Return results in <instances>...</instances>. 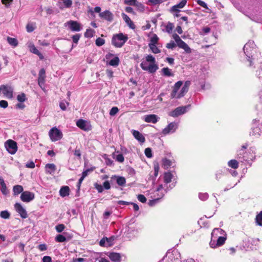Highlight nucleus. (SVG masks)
I'll list each match as a JSON object with an SVG mask.
<instances>
[{
    "label": "nucleus",
    "instance_id": "obj_1",
    "mask_svg": "<svg viewBox=\"0 0 262 262\" xmlns=\"http://www.w3.org/2000/svg\"><path fill=\"white\" fill-rule=\"evenodd\" d=\"M172 38L175 40L176 43L171 41L169 43H167L166 48L169 49H173L177 46L179 48L183 49L186 53H191V49L188 45L181 39L180 37L177 33H173L172 35Z\"/></svg>",
    "mask_w": 262,
    "mask_h": 262
},
{
    "label": "nucleus",
    "instance_id": "obj_2",
    "mask_svg": "<svg viewBox=\"0 0 262 262\" xmlns=\"http://www.w3.org/2000/svg\"><path fill=\"white\" fill-rule=\"evenodd\" d=\"M146 61H142L140 67L142 70L147 71L150 73H155L158 69L155 58L152 55H148L145 57Z\"/></svg>",
    "mask_w": 262,
    "mask_h": 262
},
{
    "label": "nucleus",
    "instance_id": "obj_3",
    "mask_svg": "<svg viewBox=\"0 0 262 262\" xmlns=\"http://www.w3.org/2000/svg\"><path fill=\"white\" fill-rule=\"evenodd\" d=\"M219 234L223 235V236L218 237L216 243L212 242L210 243V247L212 248H216L223 246L227 239V235L223 229L214 228L211 233L212 237L214 238L217 237Z\"/></svg>",
    "mask_w": 262,
    "mask_h": 262
},
{
    "label": "nucleus",
    "instance_id": "obj_4",
    "mask_svg": "<svg viewBox=\"0 0 262 262\" xmlns=\"http://www.w3.org/2000/svg\"><path fill=\"white\" fill-rule=\"evenodd\" d=\"M128 40L127 35L122 33L113 35L112 38V44L116 48H121Z\"/></svg>",
    "mask_w": 262,
    "mask_h": 262
},
{
    "label": "nucleus",
    "instance_id": "obj_5",
    "mask_svg": "<svg viewBox=\"0 0 262 262\" xmlns=\"http://www.w3.org/2000/svg\"><path fill=\"white\" fill-rule=\"evenodd\" d=\"M49 136L52 141L55 142L61 139L63 134L56 127H53L49 130Z\"/></svg>",
    "mask_w": 262,
    "mask_h": 262
},
{
    "label": "nucleus",
    "instance_id": "obj_6",
    "mask_svg": "<svg viewBox=\"0 0 262 262\" xmlns=\"http://www.w3.org/2000/svg\"><path fill=\"white\" fill-rule=\"evenodd\" d=\"M2 92L4 97L8 99H12L13 97V88L8 84L0 85V93Z\"/></svg>",
    "mask_w": 262,
    "mask_h": 262
},
{
    "label": "nucleus",
    "instance_id": "obj_7",
    "mask_svg": "<svg viewBox=\"0 0 262 262\" xmlns=\"http://www.w3.org/2000/svg\"><path fill=\"white\" fill-rule=\"evenodd\" d=\"M5 147L8 151L11 154H15L17 150V143L11 139L6 141Z\"/></svg>",
    "mask_w": 262,
    "mask_h": 262
},
{
    "label": "nucleus",
    "instance_id": "obj_8",
    "mask_svg": "<svg viewBox=\"0 0 262 262\" xmlns=\"http://www.w3.org/2000/svg\"><path fill=\"white\" fill-rule=\"evenodd\" d=\"M188 106H179L175 108L173 111L169 113V115L173 117H178L180 115L184 114L187 111Z\"/></svg>",
    "mask_w": 262,
    "mask_h": 262
},
{
    "label": "nucleus",
    "instance_id": "obj_9",
    "mask_svg": "<svg viewBox=\"0 0 262 262\" xmlns=\"http://www.w3.org/2000/svg\"><path fill=\"white\" fill-rule=\"evenodd\" d=\"M34 199V194L33 192L26 191L21 193L20 199L24 202H29Z\"/></svg>",
    "mask_w": 262,
    "mask_h": 262
},
{
    "label": "nucleus",
    "instance_id": "obj_10",
    "mask_svg": "<svg viewBox=\"0 0 262 262\" xmlns=\"http://www.w3.org/2000/svg\"><path fill=\"white\" fill-rule=\"evenodd\" d=\"M14 208L16 212L23 219H26L28 217L26 210L23 208L20 203H15L14 205Z\"/></svg>",
    "mask_w": 262,
    "mask_h": 262
},
{
    "label": "nucleus",
    "instance_id": "obj_11",
    "mask_svg": "<svg viewBox=\"0 0 262 262\" xmlns=\"http://www.w3.org/2000/svg\"><path fill=\"white\" fill-rule=\"evenodd\" d=\"M182 85L183 82L182 81H179L174 84V86L172 88V92L170 94L171 98H177L178 94V92Z\"/></svg>",
    "mask_w": 262,
    "mask_h": 262
},
{
    "label": "nucleus",
    "instance_id": "obj_12",
    "mask_svg": "<svg viewBox=\"0 0 262 262\" xmlns=\"http://www.w3.org/2000/svg\"><path fill=\"white\" fill-rule=\"evenodd\" d=\"M191 82L190 81H186L185 82L184 85L182 86L180 92L178 93L177 98L179 99L184 96L187 93L189 88Z\"/></svg>",
    "mask_w": 262,
    "mask_h": 262
},
{
    "label": "nucleus",
    "instance_id": "obj_13",
    "mask_svg": "<svg viewBox=\"0 0 262 262\" xmlns=\"http://www.w3.org/2000/svg\"><path fill=\"white\" fill-rule=\"evenodd\" d=\"M99 16L104 20L111 22L114 19L113 13L109 10H105L99 13Z\"/></svg>",
    "mask_w": 262,
    "mask_h": 262
},
{
    "label": "nucleus",
    "instance_id": "obj_14",
    "mask_svg": "<svg viewBox=\"0 0 262 262\" xmlns=\"http://www.w3.org/2000/svg\"><path fill=\"white\" fill-rule=\"evenodd\" d=\"M176 128V124L174 122H171L163 129L162 133L164 135H167L171 133H173L175 132Z\"/></svg>",
    "mask_w": 262,
    "mask_h": 262
},
{
    "label": "nucleus",
    "instance_id": "obj_15",
    "mask_svg": "<svg viewBox=\"0 0 262 262\" xmlns=\"http://www.w3.org/2000/svg\"><path fill=\"white\" fill-rule=\"evenodd\" d=\"M46 78V71L42 68L41 69L39 72L38 77V85L41 88L44 85Z\"/></svg>",
    "mask_w": 262,
    "mask_h": 262
},
{
    "label": "nucleus",
    "instance_id": "obj_16",
    "mask_svg": "<svg viewBox=\"0 0 262 262\" xmlns=\"http://www.w3.org/2000/svg\"><path fill=\"white\" fill-rule=\"evenodd\" d=\"M156 191L157 192V198L155 200V201L162 198L164 196L165 194L167 193V191L166 189H164L162 184H160L157 187Z\"/></svg>",
    "mask_w": 262,
    "mask_h": 262
},
{
    "label": "nucleus",
    "instance_id": "obj_17",
    "mask_svg": "<svg viewBox=\"0 0 262 262\" xmlns=\"http://www.w3.org/2000/svg\"><path fill=\"white\" fill-rule=\"evenodd\" d=\"M47 174L53 175L56 170V166L54 163H48L45 167Z\"/></svg>",
    "mask_w": 262,
    "mask_h": 262
},
{
    "label": "nucleus",
    "instance_id": "obj_18",
    "mask_svg": "<svg viewBox=\"0 0 262 262\" xmlns=\"http://www.w3.org/2000/svg\"><path fill=\"white\" fill-rule=\"evenodd\" d=\"M158 117L155 114L147 115L144 116V120L147 123H156L158 121Z\"/></svg>",
    "mask_w": 262,
    "mask_h": 262
},
{
    "label": "nucleus",
    "instance_id": "obj_19",
    "mask_svg": "<svg viewBox=\"0 0 262 262\" xmlns=\"http://www.w3.org/2000/svg\"><path fill=\"white\" fill-rule=\"evenodd\" d=\"M70 29L72 31H79L80 30V24L76 21L70 20L68 22Z\"/></svg>",
    "mask_w": 262,
    "mask_h": 262
},
{
    "label": "nucleus",
    "instance_id": "obj_20",
    "mask_svg": "<svg viewBox=\"0 0 262 262\" xmlns=\"http://www.w3.org/2000/svg\"><path fill=\"white\" fill-rule=\"evenodd\" d=\"M122 17L123 20L125 21L126 24L128 26V27L132 29H135L136 28V26L133 23V21L131 20V19L125 13H122Z\"/></svg>",
    "mask_w": 262,
    "mask_h": 262
},
{
    "label": "nucleus",
    "instance_id": "obj_21",
    "mask_svg": "<svg viewBox=\"0 0 262 262\" xmlns=\"http://www.w3.org/2000/svg\"><path fill=\"white\" fill-rule=\"evenodd\" d=\"M109 258L114 262H120L121 255L119 253L116 252H110L107 255Z\"/></svg>",
    "mask_w": 262,
    "mask_h": 262
},
{
    "label": "nucleus",
    "instance_id": "obj_22",
    "mask_svg": "<svg viewBox=\"0 0 262 262\" xmlns=\"http://www.w3.org/2000/svg\"><path fill=\"white\" fill-rule=\"evenodd\" d=\"M133 135L136 139L140 142L143 143L145 141V138L143 135L138 130H133L132 132Z\"/></svg>",
    "mask_w": 262,
    "mask_h": 262
},
{
    "label": "nucleus",
    "instance_id": "obj_23",
    "mask_svg": "<svg viewBox=\"0 0 262 262\" xmlns=\"http://www.w3.org/2000/svg\"><path fill=\"white\" fill-rule=\"evenodd\" d=\"M76 125L81 129L84 131H89L91 129L90 127H86L85 121L81 119L77 120L76 122Z\"/></svg>",
    "mask_w": 262,
    "mask_h": 262
},
{
    "label": "nucleus",
    "instance_id": "obj_24",
    "mask_svg": "<svg viewBox=\"0 0 262 262\" xmlns=\"http://www.w3.org/2000/svg\"><path fill=\"white\" fill-rule=\"evenodd\" d=\"M187 0H182L179 4L173 6L171 8V11L173 12H179L178 9L183 8L186 4Z\"/></svg>",
    "mask_w": 262,
    "mask_h": 262
},
{
    "label": "nucleus",
    "instance_id": "obj_25",
    "mask_svg": "<svg viewBox=\"0 0 262 262\" xmlns=\"http://www.w3.org/2000/svg\"><path fill=\"white\" fill-rule=\"evenodd\" d=\"M69 192H70V188L67 186H62L59 190L60 195L62 197H64V196L69 195Z\"/></svg>",
    "mask_w": 262,
    "mask_h": 262
},
{
    "label": "nucleus",
    "instance_id": "obj_26",
    "mask_svg": "<svg viewBox=\"0 0 262 262\" xmlns=\"http://www.w3.org/2000/svg\"><path fill=\"white\" fill-rule=\"evenodd\" d=\"M173 177L172 174L170 172H166L164 174V182L166 184L169 183L171 181V179Z\"/></svg>",
    "mask_w": 262,
    "mask_h": 262
},
{
    "label": "nucleus",
    "instance_id": "obj_27",
    "mask_svg": "<svg viewBox=\"0 0 262 262\" xmlns=\"http://www.w3.org/2000/svg\"><path fill=\"white\" fill-rule=\"evenodd\" d=\"M248 146L247 143L245 144L242 146L241 149L238 151V156L239 158H242L244 160H246L245 158L244 154H245V149H247Z\"/></svg>",
    "mask_w": 262,
    "mask_h": 262
},
{
    "label": "nucleus",
    "instance_id": "obj_28",
    "mask_svg": "<svg viewBox=\"0 0 262 262\" xmlns=\"http://www.w3.org/2000/svg\"><path fill=\"white\" fill-rule=\"evenodd\" d=\"M13 190L14 195H18V194L23 192V187L21 185H15L13 187Z\"/></svg>",
    "mask_w": 262,
    "mask_h": 262
},
{
    "label": "nucleus",
    "instance_id": "obj_29",
    "mask_svg": "<svg viewBox=\"0 0 262 262\" xmlns=\"http://www.w3.org/2000/svg\"><path fill=\"white\" fill-rule=\"evenodd\" d=\"M174 26L173 23L169 21L168 22L167 24L165 26V31L169 34L171 33L174 28Z\"/></svg>",
    "mask_w": 262,
    "mask_h": 262
},
{
    "label": "nucleus",
    "instance_id": "obj_30",
    "mask_svg": "<svg viewBox=\"0 0 262 262\" xmlns=\"http://www.w3.org/2000/svg\"><path fill=\"white\" fill-rule=\"evenodd\" d=\"M228 165L233 169L238 167V162L236 160H231L228 162Z\"/></svg>",
    "mask_w": 262,
    "mask_h": 262
},
{
    "label": "nucleus",
    "instance_id": "obj_31",
    "mask_svg": "<svg viewBox=\"0 0 262 262\" xmlns=\"http://www.w3.org/2000/svg\"><path fill=\"white\" fill-rule=\"evenodd\" d=\"M120 60L118 57L116 56L113 59H111L109 62V64L113 67H117L119 65Z\"/></svg>",
    "mask_w": 262,
    "mask_h": 262
},
{
    "label": "nucleus",
    "instance_id": "obj_32",
    "mask_svg": "<svg viewBox=\"0 0 262 262\" xmlns=\"http://www.w3.org/2000/svg\"><path fill=\"white\" fill-rule=\"evenodd\" d=\"M7 41L8 43L13 46V47H16L18 45V41L15 38H12L10 37H7Z\"/></svg>",
    "mask_w": 262,
    "mask_h": 262
},
{
    "label": "nucleus",
    "instance_id": "obj_33",
    "mask_svg": "<svg viewBox=\"0 0 262 262\" xmlns=\"http://www.w3.org/2000/svg\"><path fill=\"white\" fill-rule=\"evenodd\" d=\"M116 239L115 236H112L108 238L106 237L107 247H111L114 245V242Z\"/></svg>",
    "mask_w": 262,
    "mask_h": 262
},
{
    "label": "nucleus",
    "instance_id": "obj_34",
    "mask_svg": "<svg viewBox=\"0 0 262 262\" xmlns=\"http://www.w3.org/2000/svg\"><path fill=\"white\" fill-rule=\"evenodd\" d=\"M116 182L119 186H123L126 183V180L123 177H117Z\"/></svg>",
    "mask_w": 262,
    "mask_h": 262
},
{
    "label": "nucleus",
    "instance_id": "obj_35",
    "mask_svg": "<svg viewBox=\"0 0 262 262\" xmlns=\"http://www.w3.org/2000/svg\"><path fill=\"white\" fill-rule=\"evenodd\" d=\"M162 72L164 76L168 77L173 76V74L170 72V69L167 67L163 68L162 69Z\"/></svg>",
    "mask_w": 262,
    "mask_h": 262
},
{
    "label": "nucleus",
    "instance_id": "obj_36",
    "mask_svg": "<svg viewBox=\"0 0 262 262\" xmlns=\"http://www.w3.org/2000/svg\"><path fill=\"white\" fill-rule=\"evenodd\" d=\"M255 221L257 225L262 226V211H260L255 217Z\"/></svg>",
    "mask_w": 262,
    "mask_h": 262
},
{
    "label": "nucleus",
    "instance_id": "obj_37",
    "mask_svg": "<svg viewBox=\"0 0 262 262\" xmlns=\"http://www.w3.org/2000/svg\"><path fill=\"white\" fill-rule=\"evenodd\" d=\"M148 46L152 53L155 54H158L160 53V50L156 46V45L149 44Z\"/></svg>",
    "mask_w": 262,
    "mask_h": 262
},
{
    "label": "nucleus",
    "instance_id": "obj_38",
    "mask_svg": "<svg viewBox=\"0 0 262 262\" xmlns=\"http://www.w3.org/2000/svg\"><path fill=\"white\" fill-rule=\"evenodd\" d=\"M17 100L19 102H24L27 100L26 95L24 93H21L17 96Z\"/></svg>",
    "mask_w": 262,
    "mask_h": 262
},
{
    "label": "nucleus",
    "instance_id": "obj_39",
    "mask_svg": "<svg viewBox=\"0 0 262 262\" xmlns=\"http://www.w3.org/2000/svg\"><path fill=\"white\" fill-rule=\"evenodd\" d=\"M55 239L56 242L63 243L66 241V237L62 234H58Z\"/></svg>",
    "mask_w": 262,
    "mask_h": 262
},
{
    "label": "nucleus",
    "instance_id": "obj_40",
    "mask_svg": "<svg viewBox=\"0 0 262 262\" xmlns=\"http://www.w3.org/2000/svg\"><path fill=\"white\" fill-rule=\"evenodd\" d=\"M94 33H95V31L93 29H87L86 32L84 33V36L86 37L91 38L94 36Z\"/></svg>",
    "mask_w": 262,
    "mask_h": 262
},
{
    "label": "nucleus",
    "instance_id": "obj_41",
    "mask_svg": "<svg viewBox=\"0 0 262 262\" xmlns=\"http://www.w3.org/2000/svg\"><path fill=\"white\" fill-rule=\"evenodd\" d=\"M55 228L57 232L61 233L64 230L66 226L63 224H60L56 225Z\"/></svg>",
    "mask_w": 262,
    "mask_h": 262
},
{
    "label": "nucleus",
    "instance_id": "obj_42",
    "mask_svg": "<svg viewBox=\"0 0 262 262\" xmlns=\"http://www.w3.org/2000/svg\"><path fill=\"white\" fill-rule=\"evenodd\" d=\"M158 40L159 37L156 34H154L150 38V43L149 44L156 45L158 43Z\"/></svg>",
    "mask_w": 262,
    "mask_h": 262
},
{
    "label": "nucleus",
    "instance_id": "obj_43",
    "mask_svg": "<svg viewBox=\"0 0 262 262\" xmlns=\"http://www.w3.org/2000/svg\"><path fill=\"white\" fill-rule=\"evenodd\" d=\"M0 216L3 219H8L10 217V214L8 211L4 210L1 212Z\"/></svg>",
    "mask_w": 262,
    "mask_h": 262
},
{
    "label": "nucleus",
    "instance_id": "obj_44",
    "mask_svg": "<svg viewBox=\"0 0 262 262\" xmlns=\"http://www.w3.org/2000/svg\"><path fill=\"white\" fill-rule=\"evenodd\" d=\"M135 7H136L137 10L141 12H143L145 10L144 6L138 1L135 5Z\"/></svg>",
    "mask_w": 262,
    "mask_h": 262
},
{
    "label": "nucleus",
    "instance_id": "obj_45",
    "mask_svg": "<svg viewBox=\"0 0 262 262\" xmlns=\"http://www.w3.org/2000/svg\"><path fill=\"white\" fill-rule=\"evenodd\" d=\"M95 43L96 46L98 47L102 46L105 43V40L100 37H98L96 39Z\"/></svg>",
    "mask_w": 262,
    "mask_h": 262
},
{
    "label": "nucleus",
    "instance_id": "obj_46",
    "mask_svg": "<svg viewBox=\"0 0 262 262\" xmlns=\"http://www.w3.org/2000/svg\"><path fill=\"white\" fill-rule=\"evenodd\" d=\"M144 153L145 156L148 158H150L152 157V151L150 148L148 147L145 148Z\"/></svg>",
    "mask_w": 262,
    "mask_h": 262
},
{
    "label": "nucleus",
    "instance_id": "obj_47",
    "mask_svg": "<svg viewBox=\"0 0 262 262\" xmlns=\"http://www.w3.org/2000/svg\"><path fill=\"white\" fill-rule=\"evenodd\" d=\"M119 112V109L117 107H113L110 111V115L111 116H115Z\"/></svg>",
    "mask_w": 262,
    "mask_h": 262
},
{
    "label": "nucleus",
    "instance_id": "obj_48",
    "mask_svg": "<svg viewBox=\"0 0 262 262\" xmlns=\"http://www.w3.org/2000/svg\"><path fill=\"white\" fill-rule=\"evenodd\" d=\"M29 48L30 52L34 53V54L37 55L39 52V51L34 45L30 46Z\"/></svg>",
    "mask_w": 262,
    "mask_h": 262
},
{
    "label": "nucleus",
    "instance_id": "obj_49",
    "mask_svg": "<svg viewBox=\"0 0 262 262\" xmlns=\"http://www.w3.org/2000/svg\"><path fill=\"white\" fill-rule=\"evenodd\" d=\"M162 163L163 165L164 166H166L167 167L171 166V161L166 158L163 159L162 160Z\"/></svg>",
    "mask_w": 262,
    "mask_h": 262
},
{
    "label": "nucleus",
    "instance_id": "obj_50",
    "mask_svg": "<svg viewBox=\"0 0 262 262\" xmlns=\"http://www.w3.org/2000/svg\"><path fill=\"white\" fill-rule=\"evenodd\" d=\"M74 155L75 156L77 157L79 159H80L81 156L80 149L76 147L74 151Z\"/></svg>",
    "mask_w": 262,
    "mask_h": 262
},
{
    "label": "nucleus",
    "instance_id": "obj_51",
    "mask_svg": "<svg viewBox=\"0 0 262 262\" xmlns=\"http://www.w3.org/2000/svg\"><path fill=\"white\" fill-rule=\"evenodd\" d=\"M80 36H81V35L79 34H76L75 35H74L72 36V40H73V42H74L75 43H77L80 38Z\"/></svg>",
    "mask_w": 262,
    "mask_h": 262
},
{
    "label": "nucleus",
    "instance_id": "obj_52",
    "mask_svg": "<svg viewBox=\"0 0 262 262\" xmlns=\"http://www.w3.org/2000/svg\"><path fill=\"white\" fill-rule=\"evenodd\" d=\"M12 2L13 0H2V4L7 8L10 7Z\"/></svg>",
    "mask_w": 262,
    "mask_h": 262
},
{
    "label": "nucleus",
    "instance_id": "obj_53",
    "mask_svg": "<svg viewBox=\"0 0 262 262\" xmlns=\"http://www.w3.org/2000/svg\"><path fill=\"white\" fill-rule=\"evenodd\" d=\"M138 200L142 203H145L147 201L146 197L143 194H139L137 196Z\"/></svg>",
    "mask_w": 262,
    "mask_h": 262
},
{
    "label": "nucleus",
    "instance_id": "obj_54",
    "mask_svg": "<svg viewBox=\"0 0 262 262\" xmlns=\"http://www.w3.org/2000/svg\"><path fill=\"white\" fill-rule=\"evenodd\" d=\"M67 105H69L68 102L66 103L65 102L62 101V102H60L59 103V106L62 111L66 110Z\"/></svg>",
    "mask_w": 262,
    "mask_h": 262
},
{
    "label": "nucleus",
    "instance_id": "obj_55",
    "mask_svg": "<svg viewBox=\"0 0 262 262\" xmlns=\"http://www.w3.org/2000/svg\"><path fill=\"white\" fill-rule=\"evenodd\" d=\"M116 161H117L119 162L122 163L124 161V158L122 154H120L119 155H117L116 158Z\"/></svg>",
    "mask_w": 262,
    "mask_h": 262
},
{
    "label": "nucleus",
    "instance_id": "obj_56",
    "mask_svg": "<svg viewBox=\"0 0 262 262\" xmlns=\"http://www.w3.org/2000/svg\"><path fill=\"white\" fill-rule=\"evenodd\" d=\"M95 188L98 190V192H102L103 191V186L98 183H95Z\"/></svg>",
    "mask_w": 262,
    "mask_h": 262
},
{
    "label": "nucleus",
    "instance_id": "obj_57",
    "mask_svg": "<svg viewBox=\"0 0 262 262\" xmlns=\"http://www.w3.org/2000/svg\"><path fill=\"white\" fill-rule=\"evenodd\" d=\"M137 1V0H128V1H125L124 2L125 4H127L129 6H135Z\"/></svg>",
    "mask_w": 262,
    "mask_h": 262
},
{
    "label": "nucleus",
    "instance_id": "obj_58",
    "mask_svg": "<svg viewBox=\"0 0 262 262\" xmlns=\"http://www.w3.org/2000/svg\"><path fill=\"white\" fill-rule=\"evenodd\" d=\"M26 29L28 32H32L34 30V27L33 25L31 24H28L26 26Z\"/></svg>",
    "mask_w": 262,
    "mask_h": 262
},
{
    "label": "nucleus",
    "instance_id": "obj_59",
    "mask_svg": "<svg viewBox=\"0 0 262 262\" xmlns=\"http://www.w3.org/2000/svg\"><path fill=\"white\" fill-rule=\"evenodd\" d=\"M196 2L199 5L202 6V7L205 9H208L207 5L204 2L201 0H196Z\"/></svg>",
    "mask_w": 262,
    "mask_h": 262
},
{
    "label": "nucleus",
    "instance_id": "obj_60",
    "mask_svg": "<svg viewBox=\"0 0 262 262\" xmlns=\"http://www.w3.org/2000/svg\"><path fill=\"white\" fill-rule=\"evenodd\" d=\"M163 2V0H148V2L152 5L160 4Z\"/></svg>",
    "mask_w": 262,
    "mask_h": 262
},
{
    "label": "nucleus",
    "instance_id": "obj_61",
    "mask_svg": "<svg viewBox=\"0 0 262 262\" xmlns=\"http://www.w3.org/2000/svg\"><path fill=\"white\" fill-rule=\"evenodd\" d=\"M106 237H103L99 242V245L101 247H107V244H106V240H105Z\"/></svg>",
    "mask_w": 262,
    "mask_h": 262
},
{
    "label": "nucleus",
    "instance_id": "obj_62",
    "mask_svg": "<svg viewBox=\"0 0 262 262\" xmlns=\"http://www.w3.org/2000/svg\"><path fill=\"white\" fill-rule=\"evenodd\" d=\"M8 106V103L6 100H1L0 101V106L3 108H6Z\"/></svg>",
    "mask_w": 262,
    "mask_h": 262
},
{
    "label": "nucleus",
    "instance_id": "obj_63",
    "mask_svg": "<svg viewBox=\"0 0 262 262\" xmlns=\"http://www.w3.org/2000/svg\"><path fill=\"white\" fill-rule=\"evenodd\" d=\"M63 4L66 7L69 8L72 5V0H64Z\"/></svg>",
    "mask_w": 262,
    "mask_h": 262
},
{
    "label": "nucleus",
    "instance_id": "obj_64",
    "mask_svg": "<svg viewBox=\"0 0 262 262\" xmlns=\"http://www.w3.org/2000/svg\"><path fill=\"white\" fill-rule=\"evenodd\" d=\"M42 262H52V258L49 256H45L42 258Z\"/></svg>",
    "mask_w": 262,
    "mask_h": 262
}]
</instances>
